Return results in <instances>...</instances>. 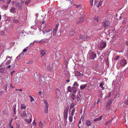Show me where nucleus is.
Listing matches in <instances>:
<instances>
[{"label": "nucleus", "instance_id": "f257e3e1", "mask_svg": "<svg viewBox=\"0 0 128 128\" xmlns=\"http://www.w3.org/2000/svg\"><path fill=\"white\" fill-rule=\"evenodd\" d=\"M112 100H108L106 106V112H110V109L111 107V104L112 103Z\"/></svg>", "mask_w": 128, "mask_h": 128}, {"label": "nucleus", "instance_id": "f03ea898", "mask_svg": "<svg viewBox=\"0 0 128 128\" xmlns=\"http://www.w3.org/2000/svg\"><path fill=\"white\" fill-rule=\"evenodd\" d=\"M106 46V42L104 41L100 42L98 45V47L99 48L102 49L104 48Z\"/></svg>", "mask_w": 128, "mask_h": 128}, {"label": "nucleus", "instance_id": "7ed1b4c3", "mask_svg": "<svg viewBox=\"0 0 128 128\" xmlns=\"http://www.w3.org/2000/svg\"><path fill=\"white\" fill-rule=\"evenodd\" d=\"M88 57L91 59H94L96 57V55L92 52H90L88 55Z\"/></svg>", "mask_w": 128, "mask_h": 128}, {"label": "nucleus", "instance_id": "20e7f679", "mask_svg": "<svg viewBox=\"0 0 128 128\" xmlns=\"http://www.w3.org/2000/svg\"><path fill=\"white\" fill-rule=\"evenodd\" d=\"M109 24V21L107 20H105L102 22V25L105 28L108 26Z\"/></svg>", "mask_w": 128, "mask_h": 128}, {"label": "nucleus", "instance_id": "39448f33", "mask_svg": "<svg viewBox=\"0 0 128 128\" xmlns=\"http://www.w3.org/2000/svg\"><path fill=\"white\" fill-rule=\"evenodd\" d=\"M60 91L58 89H57L56 90V96L57 98H61V96H60Z\"/></svg>", "mask_w": 128, "mask_h": 128}, {"label": "nucleus", "instance_id": "423d86ee", "mask_svg": "<svg viewBox=\"0 0 128 128\" xmlns=\"http://www.w3.org/2000/svg\"><path fill=\"white\" fill-rule=\"evenodd\" d=\"M53 68V65L52 64H48L46 67V69L49 71L52 70Z\"/></svg>", "mask_w": 128, "mask_h": 128}, {"label": "nucleus", "instance_id": "0eeeda50", "mask_svg": "<svg viewBox=\"0 0 128 128\" xmlns=\"http://www.w3.org/2000/svg\"><path fill=\"white\" fill-rule=\"evenodd\" d=\"M120 63L121 66H123L127 63V62L125 60L123 59L120 60Z\"/></svg>", "mask_w": 128, "mask_h": 128}, {"label": "nucleus", "instance_id": "6e6552de", "mask_svg": "<svg viewBox=\"0 0 128 128\" xmlns=\"http://www.w3.org/2000/svg\"><path fill=\"white\" fill-rule=\"evenodd\" d=\"M15 3L16 6L17 8H18L19 9H22V7L20 5V3L18 2H16Z\"/></svg>", "mask_w": 128, "mask_h": 128}, {"label": "nucleus", "instance_id": "1a4fd4ad", "mask_svg": "<svg viewBox=\"0 0 128 128\" xmlns=\"http://www.w3.org/2000/svg\"><path fill=\"white\" fill-rule=\"evenodd\" d=\"M46 104V107L44 110V112L46 114L48 113V104L46 101H45Z\"/></svg>", "mask_w": 128, "mask_h": 128}, {"label": "nucleus", "instance_id": "9d476101", "mask_svg": "<svg viewBox=\"0 0 128 128\" xmlns=\"http://www.w3.org/2000/svg\"><path fill=\"white\" fill-rule=\"evenodd\" d=\"M24 53L23 52L19 54V55L18 56H17L16 58V61L20 59L21 58L23 57V56L24 55Z\"/></svg>", "mask_w": 128, "mask_h": 128}, {"label": "nucleus", "instance_id": "9b49d317", "mask_svg": "<svg viewBox=\"0 0 128 128\" xmlns=\"http://www.w3.org/2000/svg\"><path fill=\"white\" fill-rule=\"evenodd\" d=\"M18 18L17 17H14L13 18V21L14 23L17 24L19 22Z\"/></svg>", "mask_w": 128, "mask_h": 128}, {"label": "nucleus", "instance_id": "f8f14e48", "mask_svg": "<svg viewBox=\"0 0 128 128\" xmlns=\"http://www.w3.org/2000/svg\"><path fill=\"white\" fill-rule=\"evenodd\" d=\"M87 36H84L83 35H80L79 36V39L82 40H84L87 38Z\"/></svg>", "mask_w": 128, "mask_h": 128}, {"label": "nucleus", "instance_id": "ddd939ff", "mask_svg": "<svg viewBox=\"0 0 128 128\" xmlns=\"http://www.w3.org/2000/svg\"><path fill=\"white\" fill-rule=\"evenodd\" d=\"M6 70L3 68H0V72L2 73H5L6 72Z\"/></svg>", "mask_w": 128, "mask_h": 128}, {"label": "nucleus", "instance_id": "4468645a", "mask_svg": "<svg viewBox=\"0 0 128 128\" xmlns=\"http://www.w3.org/2000/svg\"><path fill=\"white\" fill-rule=\"evenodd\" d=\"M86 125L88 126H90L91 125V122L89 120H87L86 121Z\"/></svg>", "mask_w": 128, "mask_h": 128}, {"label": "nucleus", "instance_id": "2eb2a0df", "mask_svg": "<svg viewBox=\"0 0 128 128\" xmlns=\"http://www.w3.org/2000/svg\"><path fill=\"white\" fill-rule=\"evenodd\" d=\"M46 39L44 38L43 39L40 40L38 42L42 44L43 43L45 42H46Z\"/></svg>", "mask_w": 128, "mask_h": 128}, {"label": "nucleus", "instance_id": "dca6fc26", "mask_svg": "<svg viewBox=\"0 0 128 128\" xmlns=\"http://www.w3.org/2000/svg\"><path fill=\"white\" fill-rule=\"evenodd\" d=\"M72 91L74 93H76V88L75 86H73L72 88Z\"/></svg>", "mask_w": 128, "mask_h": 128}, {"label": "nucleus", "instance_id": "f3484780", "mask_svg": "<svg viewBox=\"0 0 128 128\" xmlns=\"http://www.w3.org/2000/svg\"><path fill=\"white\" fill-rule=\"evenodd\" d=\"M40 52L42 56L46 54V50H41Z\"/></svg>", "mask_w": 128, "mask_h": 128}, {"label": "nucleus", "instance_id": "a211bd4d", "mask_svg": "<svg viewBox=\"0 0 128 128\" xmlns=\"http://www.w3.org/2000/svg\"><path fill=\"white\" fill-rule=\"evenodd\" d=\"M39 126L40 128H43L44 127L43 124L41 122H39Z\"/></svg>", "mask_w": 128, "mask_h": 128}, {"label": "nucleus", "instance_id": "6ab92c4d", "mask_svg": "<svg viewBox=\"0 0 128 128\" xmlns=\"http://www.w3.org/2000/svg\"><path fill=\"white\" fill-rule=\"evenodd\" d=\"M8 6V5H4L2 6V8L4 10H7Z\"/></svg>", "mask_w": 128, "mask_h": 128}, {"label": "nucleus", "instance_id": "aec40b11", "mask_svg": "<svg viewBox=\"0 0 128 128\" xmlns=\"http://www.w3.org/2000/svg\"><path fill=\"white\" fill-rule=\"evenodd\" d=\"M10 11L11 12L14 13L15 12V9L14 8L12 7L10 10Z\"/></svg>", "mask_w": 128, "mask_h": 128}, {"label": "nucleus", "instance_id": "412c9836", "mask_svg": "<svg viewBox=\"0 0 128 128\" xmlns=\"http://www.w3.org/2000/svg\"><path fill=\"white\" fill-rule=\"evenodd\" d=\"M58 30L57 29H54L53 30V36H55L56 34V32H57Z\"/></svg>", "mask_w": 128, "mask_h": 128}, {"label": "nucleus", "instance_id": "4be33fe9", "mask_svg": "<svg viewBox=\"0 0 128 128\" xmlns=\"http://www.w3.org/2000/svg\"><path fill=\"white\" fill-rule=\"evenodd\" d=\"M60 57V55L58 52H56V58H58V60Z\"/></svg>", "mask_w": 128, "mask_h": 128}, {"label": "nucleus", "instance_id": "5701e85b", "mask_svg": "<svg viewBox=\"0 0 128 128\" xmlns=\"http://www.w3.org/2000/svg\"><path fill=\"white\" fill-rule=\"evenodd\" d=\"M21 116L23 117H26V112L24 111V112L21 115Z\"/></svg>", "mask_w": 128, "mask_h": 128}, {"label": "nucleus", "instance_id": "b1692460", "mask_svg": "<svg viewBox=\"0 0 128 128\" xmlns=\"http://www.w3.org/2000/svg\"><path fill=\"white\" fill-rule=\"evenodd\" d=\"M71 98L73 100H74L76 98V96L74 94H72L71 96Z\"/></svg>", "mask_w": 128, "mask_h": 128}, {"label": "nucleus", "instance_id": "393cba45", "mask_svg": "<svg viewBox=\"0 0 128 128\" xmlns=\"http://www.w3.org/2000/svg\"><path fill=\"white\" fill-rule=\"evenodd\" d=\"M68 109L67 108H66L65 109L64 112V114H68Z\"/></svg>", "mask_w": 128, "mask_h": 128}, {"label": "nucleus", "instance_id": "a878e982", "mask_svg": "<svg viewBox=\"0 0 128 128\" xmlns=\"http://www.w3.org/2000/svg\"><path fill=\"white\" fill-rule=\"evenodd\" d=\"M26 108V106L24 104H22L21 106V108L22 110L25 109Z\"/></svg>", "mask_w": 128, "mask_h": 128}, {"label": "nucleus", "instance_id": "bb28decb", "mask_svg": "<svg viewBox=\"0 0 128 128\" xmlns=\"http://www.w3.org/2000/svg\"><path fill=\"white\" fill-rule=\"evenodd\" d=\"M70 36H74V32L73 30H71V31L70 32Z\"/></svg>", "mask_w": 128, "mask_h": 128}, {"label": "nucleus", "instance_id": "cd10ccee", "mask_svg": "<svg viewBox=\"0 0 128 128\" xmlns=\"http://www.w3.org/2000/svg\"><path fill=\"white\" fill-rule=\"evenodd\" d=\"M105 62H106V64L108 65L109 64V63H108V58H105Z\"/></svg>", "mask_w": 128, "mask_h": 128}, {"label": "nucleus", "instance_id": "c85d7f7f", "mask_svg": "<svg viewBox=\"0 0 128 128\" xmlns=\"http://www.w3.org/2000/svg\"><path fill=\"white\" fill-rule=\"evenodd\" d=\"M120 56H117L114 57V60H118L120 58Z\"/></svg>", "mask_w": 128, "mask_h": 128}, {"label": "nucleus", "instance_id": "c756f323", "mask_svg": "<svg viewBox=\"0 0 128 128\" xmlns=\"http://www.w3.org/2000/svg\"><path fill=\"white\" fill-rule=\"evenodd\" d=\"M112 120L113 119H112L111 120H109L107 121L106 123H105L104 125L105 126H106L108 125L112 121Z\"/></svg>", "mask_w": 128, "mask_h": 128}, {"label": "nucleus", "instance_id": "7c9ffc66", "mask_svg": "<svg viewBox=\"0 0 128 128\" xmlns=\"http://www.w3.org/2000/svg\"><path fill=\"white\" fill-rule=\"evenodd\" d=\"M46 26V24H44L42 25L41 26H40V27L42 28V29H44Z\"/></svg>", "mask_w": 128, "mask_h": 128}, {"label": "nucleus", "instance_id": "2f4dec72", "mask_svg": "<svg viewBox=\"0 0 128 128\" xmlns=\"http://www.w3.org/2000/svg\"><path fill=\"white\" fill-rule=\"evenodd\" d=\"M102 1H100L99 2L98 4L96 6H97L98 8H99L100 6H101L102 5Z\"/></svg>", "mask_w": 128, "mask_h": 128}, {"label": "nucleus", "instance_id": "473e14b6", "mask_svg": "<svg viewBox=\"0 0 128 128\" xmlns=\"http://www.w3.org/2000/svg\"><path fill=\"white\" fill-rule=\"evenodd\" d=\"M76 74H78V76H84V74L80 73V72H77L76 73Z\"/></svg>", "mask_w": 128, "mask_h": 128}, {"label": "nucleus", "instance_id": "72a5a7b5", "mask_svg": "<svg viewBox=\"0 0 128 128\" xmlns=\"http://www.w3.org/2000/svg\"><path fill=\"white\" fill-rule=\"evenodd\" d=\"M13 111H14V114L15 115L16 114V106L15 107H14V106Z\"/></svg>", "mask_w": 128, "mask_h": 128}, {"label": "nucleus", "instance_id": "f704fd0d", "mask_svg": "<svg viewBox=\"0 0 128 128\" xmlns=\"http://www.w3.org/2000/svg\"><path fill=\"white\" fill-rule=\"evenodd\" d=\"M86 87V86L85 85H82L80 86V88L81 89H84Z\"/></svg>", "mask_w": 128, "mask_h": 128}, {"label": "nucleus", "instance_id": "c9c22d12", "mask_svg": "<svg viewBox=\"0 0 128 128\" xmlns=\"http://www.w3.org/2000/svg\"><path fill=\"white\" fill-rule=\"evenodd\" d=\"M68 90L70 92H71L72 91V88L70 86H68Z\"/></svg>", "mask_w": 128, "mask_h": 128}, {"label": "nucleus", "instance_id": "e433bc0d", "mask_svg": "<svg viewBox=\"0 0 128 128\" xmlns=\"http://www.w3.org/2000/svg\"><path fill=\"white\" fill-rule=\"evenodd\" d=\"M75 109H73L72 110V113L71 114V115L72 116H73L74 115V114L75 112Z\"/></svg>", "mask_w": 128, "mask_h": 128}, {"label": "nucleus", "instance_id": "4c0bfd02", "mask_svg": "<svg viewBox=\"0 0 128 128\" xmlns=\"http://www.w3.org/2000/svg\"><path fill=\"white\" fill-rule=\"evenodd\" d=\"M26 122H27L28 123L32 121V119L31 118H30L29 120L28 119H26Z\"/></svg>", "mask_w": 128, "mask_h": 128}, {"label": "nucleus", "instance_id": "58836bf2", "mask_svg": "<svg viewBox=\"0 0 128 128\" xmlns=\"http://www.w3.org/2000/svg\"><path fill=\"white\" fill-rule=\"evenodd\" d=\"M5 33L4 31H2L1 32L0 34L2 36H3L5 34Z\"/></svg>", "mask_w": 128, "mask_h": 128}, {"label": "nucleus", "instance_id": "ea45409f", "mask_svg": "<svg viewBox=\"0 0 128 128\" xmlns=\"http://www.w3.org/2000/svg\"><path fill=\"white\" fill-rule=\"evenodd\" d=\"M30 101L31 102H32L34 100V98L31 96H30Z\"/></svg>", "mask_w": 128, "mask_h": 128}, {"label": "nucleus", "instance_id": "a19ab883", "mask_svg": "<svg viewBox=\"0 0 128 128\" xmlns=\"http://www.w3.org/2000/svg\"><path fill=\"white\" fill-rule=\"evenodd\" d=\"M72 118L73 117H72V116H70L69 117V120L70 122H72Z\"/></svg>", "mask_w": 128, "mask_h": 128}, {"label": "nucleus", "instance_id": "79ce46f5", "mask_svg": "<svg viewBox=\"0 0 128 128\" xmlns=\"http://www.w3.org/2000/svg\"><path fill=\"white\" fill-rule=\"evenodd\" d=\"M33 62V61H28L26 62V63L27 64H31Z\"/></svg>", "mask_w": 128, "mask_h": 128}, {"label": "nucleus", "instance_id": "37998d69", "mask_svg": "<svg viewBox=\"0 0 128 128\" xmlns=\"http://www.w3.org/2000/svg\"><path fill=\"white\" fill-rule=\"evenodd\" d=\"M82 18H79V20H80V21H79L78 22V23H81L82 22H83V20H82Z\"/></svg>", "mask_w": 128, "mask_h": 128}, {"label": "nucleus", "instance_id": "c03bdc74", "mask_svg": "<svg viewBox=\"0 0 128 128\" xmlns=\"http://www.w3.org/2000/svg\"><path fill=\"white\" fill-rule=\"evenodd\" d=\"M38 74V76L40 78H40H41L40 79L41 80H44V78L43 77H41L40 75L39 74Z\"/></svg>", "mask_w": 128, "mask_h": 128}, {"label": "nucleus", "instance_id": "a18cd8bd", "mask_svg": "<svg viewBox=\"0 0 128 128\" xmlns=\"http://www.w3.org/2000/svg\"><path fill=\"white\" fill-rule=\"evenodd\" d=\"M93 0H89L90 2V4L91 6L93 5Z\"/></svg>", "mask_w": 128, "mask_h": 128}, {"label": "nucleus", "instance_id": "49530a36", "mask_svg": "<svg viewBox=\"0 0 128 128\" xmlns=\"http://www.w3.org/2000/svg\"><path fill=\"white\" fill-rule=\"evenodd\" d=\"M44 82L43 80H39V83L40 84L42 85V84Z\"/></svg>", "mask_w": 128, "mask_h": 128}, {"label": "nucleus", "instance_id": "de8ad7c7", "mask_svg": "<svg viewBox=\"0 0 128 128\" xmlns=\"http://www.w3.org/2000/svg\"><path fill=\"white\" fill-rule=\"evenodd\" d=\"M96 26V28H100L101 27V26L99 25H98V24H97Z\"/></svg>", "mask_w": 128, "mask_h": 128}, {"label": "nucleus", "instance_id": "09e8293b", "mask_svg": "<svg viewBox=\"0 0 128 128\" xmlns=\"http://www.w3.org/2000/svg\"><path fill=\"white\" fill-rule=\"evenodd\" d=\"M104 84L102 82L100 83L99 86L100 87L102 86L103 85H104Z\"/></svg>", "mask_w": 128, "mask_h": 128}, {"label": "nucleus", "instance_id": "8fccbe9b", "mask_svg": "<svg viewBox=\"0 0 128 128\" xmlns=\"http://www.w3.org/2000/svg\"><path fill=\"white\" fill-rule=\"evenodd\" d=\"M30 2V1L29 0H28L26 1L25 2V4H28Z\"/></svg>", "mask_w": 128, "mask_h": 128}, {"label": "nucleus", "instance_id": "3c124183", "mask_svg": "<svg viewBox=\"0 0 128 128\" xmlns=\"http://www.w3.org/2000/svg\"><path fill=\"white\" fill-rule=\"evenodd\" d=\"M11 62V61L10 60H8L6 63V64H10Z\"/></svg>", "mask_w": 128, "mask_h": 128}, {"label": "nucleus", "instance_id": "603ef678", "mask_svg": "<svg viewBox=\"0 0 128 128\" xmlns=\"http://www.w3.org/2000/svg\"><path fill=\"white\" fill-rule=\"evenodd\" d=\"M15 82L16 83H16L18 84L20 83L19 80H15Z\"/></svg>", "mask_w": 128, "mask_h": 128}, {"label": "nucleus", "instance_id": "864d4df0", "mask_svg": "<svg viewBox=\"0 0 128 128\" xmlns=\"http://www.w3.org/2000/svg\"><path fill=\"white\" fill-rule=\"evenodd\" d=\"M10 86L11 88H15L14 86H12L11 83L10 84Z\"/></svg>", "mask_w": 128, "mask_h": 128}, {"label": "nucleus", "instance_id": "5fc2aeb1", "mask_svg": "<svg viewBox=\"0 0 128 128\" xmlns=\"http://www.w3.org/2000/svg\"><path fill=\"white\" fill-rule=\"evenodd\" d=\"M124 103L128 105V100L126 101Z\"/></svg>", "mask_w": 128, "mask_h": 128}, {"label": "nucleus", "instance_id": "6e6d98bb", "mask_svg": "<svg viewBox=\"0 0 128 128\" xmlns=\"http://www.w3.org/2000/svg\"><path fill=\"white\" fill-rule=\"evenodd\" d=\"M68 114H64V119H66L67 118V117Z\"/></svg>", "mask_w": 128, "mask_h": 128}, {"label": "nucleus", "instance_id": "4d7b16f0", "mask_svg": "<svg viewBox=\"0 0 128 128\" xmlns=\"http://www.w3.org/2000/svg\"><path fill=\"white\" fill-rule=\"evenodd\" d=\"M58 24H56L55 28H54V29H57V30H58Z\"/></svg>", "mask_w": 128, "mask_h": 128}, {"label": "nucleus", "instance_id": "13d9d810", "mask_svg": "<svg viewBox=\"0 0 128 128\" xmlns=\"http://www.w3.org/2000/svg\"><path fill=\"white\" fill-rule=\"evenodd\" d=\"M15 71L14 70L10 72V74L12 75L13 74L15 73Z\"/></svg>", "mask_w": 128, "mask_h": 128}, {"label": "nucleus", "instance_id": "bf43d9fd", "mask_svg": "<svg viewBox=\"0 0 128 128\" xmlns=\"http://www.w3.org/2000/svg\"><path fill=\"white\" fill-rule=\"evenodd\" d=\"M78 84L76 82H75L74 84V86H78Z\"/></svg>", "mask_w": 128, "mask_h": 128}, {"label": "nucleus", "instance_id": "052dcab7", "mask_svg": "<svg viewBox=\"0 0 128 128\" xmlns=\"http://www.w3.org/2000/svg\"><path fill=\"white\" fill-rule=\"evenodd\" d=\"M11 0H7V1L6 4H9Z\"/></svg>", "mask_w": 128, "mask_h": 128}, {"label": "nucleus", "instance_id": "680f3d73", "mask_svg": "<svg viewBox=\"0 0 128 128\" xmlns=\"http://www.w3.org/2000/svg\"><path fill=\"white\" fill-rule=\"evenodd\" d=\"M81 4H79L78 5H76V8H78L79 7H80L81 6Z\"/></svg>", "mask_w": 128, "mask_h": 128}, {"label": "nucleus", "instance_id": "e2e57ef3", "mask_svg": "<svg viewBox=\"0 0 128 128\" xmlns=\"http://www.w3.org/2000/svg\"><path fill=\"white\" fill-rule=\"evenodd\" d=\"M46 30V32H50V30H49V29H47V30Z\"/></svg>", "mask_w": 128, "mask_h": 128}, {"label": "nucleus", "instance_id": "0e129e2a", "mask_svg": "<svg viewBox=\"0 0 128 128\" xmlns=\"http://www.w3.org/2000/svg\"><path fill=\"white\" fill-rule=\"evenodd\" d=\"M95 105H96V102H94V104H92V107H94L95 106Z\"/></svg>", "mask_w": 128, "mask_h": 128}, {"label": "nucleus", "instance_id": "69168bd1", "mask_svg": "<svg viewBox=\"0 0 128 128\" xmlns=\"http://www.w3.org/2000/svg\"><path fill=\"white\" fill-rule=\"evenodd\" d=\"M26 50H27L26 49V48H24L22 52L23 53V52H25L26 51Z\"/></svg>", "mask_w": 128, "mask_h": 128}, {"label": "nucleus", "instance_id": "338daca9", "mask_svg": "<svg viewBox=\"0 0 128 128\" xmlns=\"http://www.w3.org/2000/svg\"><path fill=\"white\" fill-rule=\"evenodd\" d=\"M80 98L78 96H77V99L78 101L80 100Z\"/></svg>", "mask_w": 128, "mask_h": 128}, {"label": "nucleus", "instance_id": "774afa93", "mask_svg": "<svg viewBox=\"0 0 128 128\" xmlns=\"http://www.w3.org/2000/svg\"><path fill=\"white\" fill-rule=\"evenodd\" d=\"M4 93V91L2 90L0 92V94H3Z\"/></svg>", "mask_w": 128, "mask_h": 128}]
</instances>
